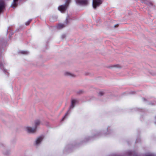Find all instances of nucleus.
Masks as SVG:
<instances>
[{
	"mask_svg": "<svg viewBox=\"0 0 156 156\" xmlns=\"http://www.w3.org/2000/svg\"><path fill=\"white\" fill-rule=\"evenodd\" d=\"M35 127L34 128H32L30 127H27L26 128L27 131L30 133H33L35 132L37 129V126L40 123V121L39 120H37L35 121Z\"/></svg>",
	"mask_w": 156,
	"mask_h": 156,
	"instance_id": "1",
	"label": "nucleus"
},
{
	"mask_svg": "<svg viewBox=\"0 0 156 156\" xmlns=\"http://www.w3.org/2000/svg\"><path fill=\"white\" fill-rule=\"evenodd\" d=\"M70 1V0H67L66 2V4L64 5H61L58 8L59 10L61 12H64L65 11L68 5V4H69Z\"/></svg>",
	"mask_w": 156,
	"mask_h": 156,
	"instance_id": "2",
	"label": "nucleus"
},
{
	"mask_svg": "<svg viewBox=\"0 0 156 156\" xmlns=\"http://www.w3.org/2000/svg\"><path fill=\"white\" fill-rule=\"evenodd\" d=\"M102 3V0H93V6L94 8L96 9L97 6H99Z\"/></svg>",
	"mask_w": 156,
	"mask_h": 156,
	"instance_id": "3",
	"label": "nucleus"
},
{
	"mask_svg": "<svg viewBox=\"0 0 156 156\" xmlns=\"http://www.w3.org/2000/svg\"><path fill=\"white\" fill-rule=\"evenodd\" d=\"M76 2L77 3L81 5H86L88 3L87 0H77Z\"/></svg>",
	"mask_w": 156,
	"mask_h": 156,
	"instance_id": "4",
	"label": "nucleus"
},
{
	"mask_svg": "<svg viewBox=\"0 0 156 156\" xmlns=\"http://www.w3.org/2000/svg\"><path fill=\"white\" fill-rule=\"evenodd\" d=\"M5 8V4L3 0H0V13Z\"/></svg>",
	"mask_w": 156,
	"mask_h": 156,
	"instance_id": "5",
	"label": "nucleus"
},
{
	"mask_svg": "<svg viewBox=\"0 0 156 156\" xmlns=\"http://www.w3.org/2000/svg\"><path fill=\"white\" fill-rule=\"evenodd\" d=\"M44 138V136H41L39 137L36 140V144H39L42 140Z\"/></svg>",
	"mask_w": 156,
	"mask_h": 156,
	"instance_id": "6",
	"label": "nucleus"
},
{
	"mask_svg": "<svg viewBox=\"0 0 156 156\" xmlns=\"http://www.w3.org/2000/svg\"><path fill=\"white\" fill-rule=\"evenodd\" d=\"M76 101L75 100H72L71 101V105L70 107V108H73L76 103Z\"/></svg>",
	"mask_w": 156,
	"mask_h": 156,
	"instance_id": "7",
	"label": "nucleus"
},
{
	"mask_svg": "<svg viewBox=\"0 0 156 156\" xmlns=\"http://www.w3.org/2000/svg\"><path fill=\"white\" fill-rule=\"evenodd\" d=\"M64 27V25L62 24H59L57 26V28L58 29L62 28Z\"/></svg>",
	"mask_w": 156,
	"mask_h": 156,
	"instance_id": "8",
	"label": "nucleus"
},
{
	"mask_svg": "<svg viewBox=\"0 0 156 156\" xmlns=\"http://www.w3.org/2000/svg\"><path fill=\"white\" fill-rule=\"evenodd\" d=\"M65 75L66 76H71L74 77V75L73 74H71L68 72H66L65 73Z\"/></svg>",
	"mask_w": 156,
	"mask_h": 156,
	"instance_id": "9",
	"label": "nucleus"
},
{
	"mask_svg": "<svg viewBox=\"0 0 156 156\" xmlns=\"http://www.w3.org/2000/svg\"><path fill=\"white\" fill-rule=\"evenodd\" d=\"M17 5V3L16 2H14L13 1V2L12 4V7L13 8L16 7Z\"/></svg>",
	"mask_w": 156,
	"mask_h": 156,
	"instance_id": "10",
	"label": "nucleus"
},
{
	"mask_svg": "<svg viewBox=\"0 0 156 156\" xmlns=\"http://www.w3.org/2000/svg\"><path fill=\"white\" fill-rule=\"evenodd\" d=\"M104 94V93L103 91H100L99 93L100 96H102Z\"/></svg>",
	"mask_w": 156,
	"mask_h": 156,
	"instance_id": "11",
	"label": "nucleus"
},
{
	"mask_svg": "<svg viewBox=\"0 0 156 156\" xmlns=\"http://www.w3.org/2000/svg\"><path fill=\"white\" fill-rule=\"evenodd\" d=\"M67 114H68V113H66V114H65V116L63 117V118L62 119V121H63L64 119H65V118L67 116Z\"/></svg>",
	"mask_w": 156,
	"mask_h": 156,
	"instance_id": "12",
	"label": "nucleus"
},
{
	"mask_svg": "<svg viewBox=\"0 0 156 156\" xmlns=\"http://www.w3.org/2000/svg\"><path fill=\"white\" fill-rule=\"evenodd\" d=\"M30 23V21H28L25 24L26 25L28 26V25H29V24Z\"/></svg>",
	"mask_w": 156,
	"mask_h": 156,
	"instance_id": "13",
	"label": "nucleus"
},
{
	"mask_svg": "<svg viewBox=\"0 0 156 156\" xmlns=\"http://www.w3.org/2000/svg\"><path fill=\"white\" fill-rule=\"evenodd\" d=\"M22 53L23 54H27V51H23L22 52Z\"/></svg>",
	"mask_w": 156,
	"mask_h": 156,
	"instance_id": "14",
	"label": "nucleus"
},
{
	"mask_svg": "<svg viewBox=\"0 0 156 156\" xmlns=\"http://www.w3.org/2000/svg\"><path fill=\"white\" fill-rule=\"evenodd\" d=\"M118 26H119V24H117L115 25L114 26V27H118Z\"/></svg>",
	"mask_w": 156,
	"mask_h": 156,
	"instance_id": "15",
	"label": "nucleus"
},
{
	"mask_svg": "<svg viewBox=\"0 0 156 156\" xmlns=\"http://www.w3.org/2000/svg\"><path fill=\"white\" fill-rule=\"evenodd\" d=\"M127 155H128V154H130V152L129 151H128V152L127 151Z\"/></svg>",
	"mask_w": 156,
	"mask_h": 156,
	"instance_id": "16",
	"label": "nucleus"
},
{
	"mask_svg": "<svg viewBox=\"0 0 156 156\" xmlns=\"http://www.w3.org/2000/svg\"><path fill=\"white\" fill-rule=\"evenodd\" d=\"M18 0H14V1H14V2H16L18 1Z\"/></svg>",
	"mask_w": 156,
	"mask_h": 156,
	"instance_id": "17",
	"label": "nucleus"
},
{
	"mask_svg": "<svg viewBox=\"0 0 156 156\" xmlns=\"http://www.w3.org/2000/svg\"><path fill=\"white\" fill-rule=\"evenodd\" d=\"M149 3H150V5H152V4L151 2H150Z\"/></svg>",
	"mask_w": 156,
	"mask_h": 156,
	"instance_id": "18",
	"label": "nucleus"
}]
</instances>
